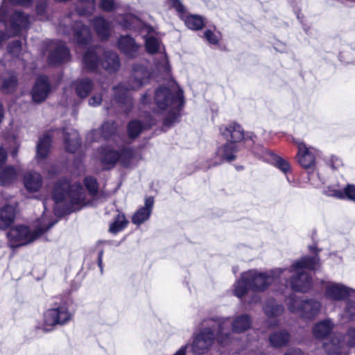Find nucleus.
Segmentation results:
<instances>
[{
    "instance_id": "6e6552de",
    "label": "nucleus",
    "mask_w": 355,
    "mask_h": 355,
    "mask_svg": "<svg viewBox=\"0 0 355 355\" xmlns=\"http://www.w3.org/2000/svg\"><path fill=\"white\" fill-rule=\"evenodd\" d=\"M51 223L47 226H38L34 232L25 225H17L11 228L7 233V236L11 248H18L31 243L42 235L55 225Z\"/></svg>"
},
{
    "instance_id": "69168bd1",
    "label": "nucleus",
    "mask_w": 355,
    "mask_h": 355,
    "mask_svg": "<svg viewBox=\"0 0 355 355\" xmlns=\"http://www.w3.org/2000/svg\"><path fill=\"white\" fill-rule=\"evenodd\" d=\"M149 96L150 95L147 93L142 95L141 98V102L143 105L148 104L149 103Z\"/></svg>"
},
{
    "instance_id": "a18cd8bd",
    "label": "nucleus",
    "mask_w": 355,
    "mask_h": 355,
    "mask_svg": "<svg viewBox=\"0 0 355 355\" xmlns=\"http://www.w3.org/2000/svg\"><path fill=\"white\" fill-rule=\"evenodd\" d=\"M116 128L114 122L106 121L102 125L100 129L101 135L105 139H107L114 134Z\"/></svg>"
},
{
    "instance_id": "dca6fc26",
    "label": "nucleus",
    "mask_w": 355,
    "mask_h": 355,
    "mask_svg": "<svg viewBox=\"0 0 355 355\" xmlns=\"http://www.w3.org/2000/svg\"><path fill=\"white\" fill-rule=\"evenodd\" d=\"M220 132L227 142H232L236 144L243 141L244 130L237 123H230L220 127Z\"/></svg>"
},
{
    "instance_id": "9b49d317",
    "label": "nucleus",
    "mask_w": 355,
    "mask_h": 355,
    "mask_svg": "<svg viewBox=\"0 0 355 355\" xmlns=\"http://www.w3.org/2000/svg\"><path fill=\"white\" fill-rule=\"evenodd\" d=\"M72 313L64 304L49 309L44 313L42 329L46 332L51 331L57 325L62 326L67 324L72 319Z\"/></svg>"
},
{
    "instance_id": "39448f33",
    "label": "nucleus",
    "mask_w": 355,
    "mask_h": 355,
    "mask_svg": "<svg viewBox=\"0 0 355 355\" xmlns=\"http://www.w3.org/2000/svg\"><path fill=\"white\" fill-rule=\"evenodd\" d=\"M154 102L158 110H168L164 121L165 126L170 127L178 121L184 104L182 89L172 91L166 87L160 86L155 92Z\"/></svg>"
},
{
    "instance_id": "0e129e2a",
    "label": "nucleus",
    "mask_w": 355,
    "mask_h": 355,
    "mask_svg": "<svg viewBox=\"0 0 355 355\" xmlns=\"http://www.w3.org/2000/svg\"><path fill=\"white\" fill-rule=\"evenodd\" d=\"M255 137V135L252 132H247L246 133L244 132V141L250 140L252 142H254Z\"/></svg>"
},
{
    "instance_id": "9d476101",
    "label": "nucleus",
    "mask_w": 355,
    "mask_h": 355,
    "mask_svg": "<svg viewBox=\"0 0 355 355\" xmlns=\"http://www.w3.org/2000/svg\"><path fill=\"white\" fill-rule=\"evenodd\" d=\"M347 338V344L341 334H335L331 340L323 344L324 351L328 355H348L349 348L355 347V327L348 329Z\"/></svg>"
},
{
    "instance_id": "aec40b11",
    "label": "nucleus",
    "mask_w": 355,
    "mask_h": 355,
    "mask_svg": "<svg viewBox=\"0 0 355 355\" xmlns=\"http://www.w3.org/2000/svg\"><path fill=\"white\" fill-rule=\"evenodd\" d=\"M154 205V198L152 196L146 198L144 206L140 207L132 216V222L135 225H140L146 221L150 216Z\"/></svg>"
},
{
    "instance_id": "de8ad7c7",
    "label": "nucleus",
    "mask_w": 355,
    "mask_h": 355,
    "mask_svg": "<svg viewBox=\"0 0 355 355\" xmlns=\"http://www.w3.org/2000/svg\"><path fill=\"white\" fill-rule=\"evenodd\" d=\"M48 7V0H38L36 4V14L40 20H47L49 19L46 9Z\"/></svg>"
},
{
    "instance_id": "e433bc0d",
    "label": "nucleus",
    "mask_w": 355,
    "mask_h": 355,
    "mask_svg": "<svg viewBox=\"0 0 355 355\" xmlns=\"http://www.w3.org/2000/svg\"><path fill=\"white\" fill-rule=\"evenodd\" d=\"M266 155L268 157V161L278 168L279 170H281L282 172H284L285 174H286L290 171V164L286 160L284 159L271 151H267Z\"/></svg>"
},
{
    "instance_id": "a211bd4d",
    "label": "nucleus",
    "mask_w": 355,
    "mask_h": 355,
    "mask_svg": "<svg viewBox=\"0 0 355 355\" xmlns=\"http://www.w3.org/2000/svg\"><path fill=\"white\" fill-rule=\"evenodd\" d=\"M349 295V288L341 284L335 282H329L324 290V297L333 301H343Z\"/></svg>"
},
{
    "instance_id": "423d86ee",
    "label": "nucleus",
    "mask_w": 355,
    "mask_h": 355,
    "mask_svg": "<svg viewBox=\"0 0 355 355\" xmlns=\"http://www.w3.org/2000/svg\"><path fill=\"white\" fill-rule=\"evenodd\" d=\"M74 13H69L59 22L58 31L63 35H69L73 32V41L80 46L89 44L92 40L90 28L80 21L73 19Z\"/></svg>"
},
{
    "instance_id": "79ce46f5",
    "label": "nucleus",
    "mask_w": 355,
    "mask_h": 355,
    "mask_svg": "<svg viewBox=\"0 0 355 355\" xmlns=\"http://www.w3.org/2000/svg\"><path fill=\"white\" fill-rule=\"evenodd\" d=\"M128 225V220L123 214H118L114 218L113 223L110 224V232L112 234H116L122 231Z\"/></svg>"
},
{
    "instance_id": "cd10ccee",
    "label": "nucleus",
    "mask_w": 355,
    "mask_h": 355,
    "mask_svg": "<svg viewBox=\"0 0 355 355\" xmlns=\"http://www.w3.org/2000/svg\"><path fill=\"white\" fill-rule=\"evenodd\" d=\"M103 68L109 73L118 71L121 63L118 54L112 51H107L104 53V60L101 62Z\"/></svg>"
},
{
    "instance_id": "58836bf2",
    "label": "nucleus",
    "mask_w": 355,
    "mask_h": 355,
    "mask_svg": "<svg viewBox=\"0 0 355 355\" xmlns=\"http://www.w3.org/2000/svg\"><path fill=\"white\" fill-rule=\"evenodd\" d=\"M17 177V171L12 166H8L0 172V184L6 186L13 182Z\"/></svg>"
},
{
    "instance_id": "4d7b16f0",
    "label": "nucleus",
    "mask_w": 355,
    "mask_h": 355,
    "mask_svg": "<svg viewBox=\"0 0 355 355\" xmlns=\"http://www.w3.org/2000/svg\"><path fill=\"white\" fill-rule=\"evenodd\" d=\"M102 101V94H96L89 99V105L92 107H97L101 105Z\"/></svg>"
},
{
    "instance_id": "412c9836",
    "label": "nucleus",
    "mask_w": 355,
    "mask_h": 355,
    "mask_svg": "<svg viewBox=\"0 0 355 355\" xmlns=\"http://www.w3.org/2000/svg\"><path fill=\"white\" fill-rule=\"evenodd\" d=\"M118 47L128 58H133L138 55L139 46L129 35H122L119 37Z\"/></svg>"
},
{
    "instance_id": "c03bdc74",
    "label": "nucleus",
    "mask_w": 355,
    "mask_h": 355,
    "mask_svg": "<svg viewBox=\"0 0 355 355\" xmlns=\"http://www.w3.org/2000/svg\"><path fill=\"white\" fill-rule=\"evenodd\" d=\"M139 24V19L132 15H125L120 21L121 26L124 29L129 30L135 29Z\"/></svg>"
},
{
    "instance_id": "2eb2a0df",
    "label": "nucleus",
    "mask_w": 355,
    "mask_h": 355,
    "mask_svg": "<svg viewBox=\"0 0 355 355\" xmlns=\"http://www.w3.org/2000/svg\"><path fill=\"white\" fill-rule=\"evenodd\" d=\"M29 15L22 11L15 10L10 18V24L6 27L9 36L14 37L19 35L23 29L29 26Z\"/></svg>"
},
{
    "instance_id": "e2e57ef3",
    "label": "nucleus",
    "mask_w": 355,
    "mask_h": 355,
    "mask_svg": "<svg viewBox=\"0 0 355 355\" xmlns=\"http://www.w3.org/2000/svg\"><path fill=\"white\" fill-rule=\"evenodd\" d=\"M284 355H304V354L300 349H291Z\"/></svg>"
},
{
    "instance_id": "37998d69",
    "label": "nucleus",
    "mask_w": 355,
    "mask_h": 355,
    "mask_svg": "<svg viewBox=\"0 0 355 355\" xmlns=\"http://www.w3.org/2000/svg\"><path fill=\"white\" fill-rule=\"evenodd\" d=\"M127 128L128 137L135 139L141 134L146 127L140 121L132 120L128 123Z\"/></svg>"
},
{
    "instance_id": "c756f323",
    "label": "nucleus",
    "mask_w": 355,
    "mask_h": 355,
    "mask_svg": "<svg viewBox=\"0 0 355 355\" xmlns=\"http://www.w3.org/2000/svg\"><path fill=\"white\" fill-rule=\"evenodd\" d=\"M99 65V58L94 49H88L83 57V69L87 72H94Z\"/></svg>"
},
{
    "instance_id": "4c0bfd02",
    "label": "nucleus",
    "mask_w": 355,
    "mask_h": 355,
    "mask_svg": "<svg viewBox=\"0 0 355 355\" xmlns=\"http://www.w3.org/2000/svg\"><path fill=\"white\" fill-rule=\"evenodd\" d=\"M135 157V151L132 148L126 147L121 149L119 153V159L121 164L123 167H129L132 164Z\"/></svg>"
},
{
    "instance_id": "c9c22d12",
    "label": "nucleus",
    "mask_w": 355,
    "mask_h": 355,
    "mask_svg": "<svg viewBox=\"0 0 355 355\" xmlns=\"http://www.w3.org/2000/svg\"><path fill=\"white\" fill-rule=\"evenodd\" d=\"M185 25L191 30L198 31L205 26V18L199 15H184L182 19Z\"/></svg>"
},
{
    "instance_id": "6ab92c4d",
    "label": "nucleus",
    "mask_w": 355,
    "mask_h": 355,
    "mask_svg": "<svg viewBox=\"0 0 355 355\" xmlns=\"http://www.w3.org/2000/svg\"><path fill=\"white\" fill-rule=\"evenodd\" d=\"M218 318H222L221 317H217ZM226 318L229 319L230 322V331L232 334L231 338H232L233 333H243L249 329L252 324V319L248 314H241L234 318L233 320H230L229 317Z\"/></svg>"
},
{
    "instance_id": "20e7f679",
    "label": "nucleus",
    "mask_w": 355,
    "mask_h": 355,
    "mask_svg": "<svg viewBox=\"0 0 355 355\" xmlns=\"http://www.w3.org/2000/svg\"><path fill=\"white\" fill-rule=\"evenodd\" d=\"M319 263L320 259L318 253L314 257H303L295 261L289 268H286L288 271L282 274L280 283L286 287L289 284L294 291L305 293L311 288L312 279L304 269L315 270Z\"/></svg>"
},
{
    "instance_id": "8fccbe9b",
    "label": "nucleus",
    "mask_w": 355,
    "mask_h": 355,
    "mask_svg": "<svg viewBox=\"0 0 355 355\" xmlns=\"http://www.w3.org/2000/svg\"><path fill=\"white\" fill-rule=\"evenodd\" d=\"M168 5L174 8L178 12L179 17L183 19V16L187 14V9L180 0H166Z\"/></svg>"
},
{
    "instance_id": "4468645a",
    "label": "nucleus",
    "mask_w": 355,
    "mask_h": 355,
    "mask_svg": "<svg viewBox=\"0 0 355 355\" xmlns=\"http://www.w3.org/2000/svg\"><path fill=\"white\" fill-rule=\"evenodd\" d=\"M297 144V162L304 168H311L315 165L316 158L320 155V152L312 146H308L303 141H298Z\"/></svg>"
},
{
    "instance_id": "0eeeda50",
    "label": "nucleus",
    "mask_w": 355,
    "mask_h": 355,
    "mask_svg": "<svg viewBox=\"0 0 355 355\" xmlns=\"http://www.w3.org/2000/svg\"><path fill=\"white\" fill-rule=\"evenodd\" d=\"M286 269L275 268L266 272L250 270L244 272V277L248 279L249 288L254 292H263L271 284L282 281V274L288 272Z\"/></svg>"
},
{
    "instance_id": "f03ea898",
    "label": "nucleus",
    "mask_w": 355,
    "mask_h": 355,
    "mask_svg": "<svg viewBox=\"0 0 355 355\" xmlns=\"http://www.w3.org/2000/svg\"><path fill=\"white\" fill-rule=\"evenodd\" d=\"M53 199L55 204V215L63 216L78 210L85 205L86 194L80 182L73 184L66 178L59 179L55 184Z\"/></svg>"
},
{
    "instance_id": "864d4df0",
    "label": "nucleus",
    "mask_w": 355,
    "mask_h": 355,
    "mask_svg": "<svg viewBox=\"0 0 355 355\" xmlns=\"http://www.w3.org/2000/svg\"><path fill=\"white\" fill-rule=\"evenodd\" d=\"M308 179L311 184L315 187L324 183L323 180L320 177L319 173L318 172H314L313 171L308 173Z\"/></svg>"
},
{
    "instance_id": "393cba45",
    "label": "nucleus",
    "mask_w": 355,
    "mask_h": 355,
    "mask_svg": "<svg viewBox=\"0 0 355 355\" xmlns=\"http://www.w3.org/2000/svg\"><path fill=\"white\" fill-rule=\"evenodd\" d=\"M24 184L25 188L29 192H37L40 190L42 184V175L35 171H29L24 177Z\"/></svg>"
},
{
    "instance_id": "ea45409f",
    "label": "nucleus",
    "mask_w": 355,
    "mask_h": 355,
    "mask_svg": "<svg viewBox=\"0 0 355 355\" xmlns=\"http://www.w3.org/2000/svg\"><path fill=\"white\" fill-rule=\"evenodd\" d=\"M76 11L79 15H90L95 10V0H78Z\"/></svg>"
},
{
    "instance_id": "3c124183",
    "label": "nucleus",
    "mask_w": 355,
    "mask_h": 355,
    "mask_svg": "<svg viewBox=\"0 0 355 355\" xmlns=\"http://www.w3.org/2000/svg\"><path fill=\"white\" fill-rule=\"evenodd\" d=\"M8 51L14 57H18L21 51V42L19 40H15L8 46Z\"/></svg>"
},
{
    "instance_id": "5701e85b",
    "label": "nucleus",
    "mask_w": 355,
    "mask_h": 355,
    "mask_svg": "<svg viewBox=\"0 0 355 355\" xmlns=\"http://www.w3.org/2000/svg\"><path fill=\"white\" fill-rule=\"evenodd\" d=\"M119 159V152L110 147H103L100 152V160L105 169L114 166Z\"/></svg>"
},
{
    "instance_id": "b1692460",
    "label": "nucleus",
    "mask_w": 355,
    "mask_h": 355,
    "mask_svg": "<svg viewBox=\"0 0 355 355\" xmlns=\"http://www.w3.org/2000/svg\"><path fill=\"white\" fill-rule=\"evenodd\" d=\"M325 193L329 196L338 199H347L355 202V184H347L343 190L328 188Z\"/></svg>"
},
{
    "instance_id": "7ed1b4c3",
    "label": "nucleus",
    "mask_w": 355,
    "mask_h": 355,
    "mask_svg": "<svg viewBox=\"0 0 355 355\" xmlns=\"http://www.w3.org/2000/svg\"><path fill=\"white\" fill-rule=\"evenodd\" d=\"M150 77V72L143 64H135L132 67V74L126 85L124 83L114 86L112 102L106 106L107 111H111L114 105L125 114H129L133 108L134 103L130 90H136L146 84Z\"/></svg>"
},
{
    "instance_id": "603ef678",
    "label": "nucleus",
    "mask_w": 355,
    "mask_h": 355,
    "mask_svg": "<svg viewBox=\"0 0 355 355\" xmlns=\"http://www.w3.org/2000/svg\"><path fill=\"white\" fill-rule=\"evenodd\" d=\"M99 7L105 12H112L116 8L114 0H101Z\"/></svg>"
},
{
    "instance_id": "f3484780",
    "label": "nucleus",
    "mask_w": 355,
    "mask_h": 355,
    "mask_svg": "<svg viewBox=\"0 0 355 355\" xmlns=\"http://www.w3.org/2000/svg\"><path fill=\"white\" fill-rule=\"evenodd\" d=\"M49 62L52 65L60 64L70 60L69 49L62 42L55 44L48 57Z\"/></svg>"
},
{
    "instance_id": "f8f14e48",
    "label": "nucleus",
    "mask_w": 355,
    "mask_h": 355,
    "mask_svg": "<svg viewBox=\"0 0 355 355\" xmlns=\"http://www.w3.org/2000/svg\"><path fill=\"white\" fill-rule=\"evenodd\" d=\"M239 151V144L232 142H226L219 146L214 155L208 162V168L219 166L224 162H231L236 159V154Z\"/></svg>"
},
{
    "instance_id": "7c9ffc66",
    "label": "nucleus",
    "mask_w": 355,
    "mask_h": 355,
    "mask_svg": "<svg viewBox=\"0 0 355 355\" xmlns=\"http://www.w3.org/2000/svg\"><path fill=\"white\" fill-rule=\"evenodd\" d=\"M93 89L94 82L88 78H80L75 82L76 93L81 98L87 97Z\"/></svg>"
},
{
    "instance_id": "6e6d98bb",
    "label": "nucleus",
    "mask_w": 355,
    "mask_h": 355,
    "mask_svg": "<svg viewBox=\"0 0 355 355\" xmlns=\"http://www.w3.org/2000/svg\"><path fill=\"white\" fill-rule=\"evenodd\" d=\"M345 312L350 319L355 316V301H348L347 302Z\"/></svg>"
},
{
    "instance_id": "4be33fe9",
    "label": "nucleus",
    "mask_w": 355,
    "mask_h": 355,
    "mask_svg": "<svg viewBox=\"0 0 355 355\" xmlns=\"http://www.w3.org/2000/svg\"><path fill=\"white\" fill-rule=\"evenodd\" d=\"M62 131L66 150L74 153L80 146L78 132L73 128L68 129L67 128H63Z\"/></svg>"
},
{
    "instance_id": "f257e3e1",
    "label": "nucleus",
    "mask_w": 355,
    "mask_h": 355,
    "mask_svg": "<svg viewBox=\"0 0 355 355\" xmlns=\"http://www.w3.org/2000/svg\"><path fill=\"white\" fill-rule=\"evenodd\" d=\"M231 335L228 318H205L201 322L199 332L194 338L192 351L195 354H204L215 340L223 346L227 345L232 343Z\"/></svg>"
},
{
    "instance_id": "bf43d9fd",
    "label": "nucleus",
    "mask_w": 355,
    "mask_h": 355,
    "mask_svg": "<svg viewBox=\"0 0 355 355\" xmlns=\"http://www.w3.org/2000/svg\"><path fill=\"white\" fill-rule=\"evenodd\" d=\"M12 3L24 7L31 6L33 0H10Z\"/></svg>"
},
{
    "instance_id": "774afa93",
    "label": "nucleus",
    "mask_w": 355,
    "mask_h": 355,
    "mask_svg": "<svg viewBox=\"0 0 355 355\" xmlns=\"http://www.w3.org/2000/svg\"><path fill=\"white\" fill-rule=\"evenodd\" d=\"M155 122H156V121H155L154 119H151V118H150V121H149L148 123H146L145 124V125H146L147 128H150V127H151L152 125H155Z\"/></svg>"
},
{
    "instance_id": "a878e982",
    "label": "nucleus",
    "mask_w": 355,
    "mask_h": 355,
    "mask_svg": "<svg viewBox=\"0 0 355 355\" xmlns=\"http://www.w3.org/2000/svg\"><path fill=\"white\" fill-rule=\"evenodd\" d=\"M51 137L49 133H44L40 137L36 146V159L37 161L46 159L50 152Z\"/></svg>"
},
{
    "instance_id": "72a5a7b5",
    "label": "nucleus",
    "mask_w": 355,
    "mask_h": 355,
    "mask_svg": "<svg viewBox=\"0 0 355 355\" xmlns=\"http://www.w3.org/2000/svg\"><path fill=\"white\" fill-rule=\"evenodd\" d=\"M284 311L283 305L278 304L273 298L268 299L263 306V311L269 318L279 316L283 313Z\"/></svg>"
},
{
    "instance_id": "2f4dec72",
    "label": "nucleus",
    "mask_w": 355,
    "mask_h": 355,
    "mask_svg": "<svg viewBox=\"0 0 355 355\" xmlns=\"http://www.w3.org/2000/svg\"><path fill=\"white\" fill-rule=\"evenodd\" d=\"M334 324L330 319L317 322L313 328V334L317 338H324L330 334Z\"/></svg>"
},
{
    "instance_id": "1a4fd4ad",
    "label": "nucleus",
    "mask_w": 355,
    "mask_h": 355,
    "mask_svg": "<svg viewBox=\"0 0 355 355\" xmlns=\"http://www.w3.org/2000/svg\"><path fill=\"white\" fill-rule=\"evenodd\" d=\"M287 300L289 311L304 319H313L320 311V302L314 299H302L295 294H291Z\"/></svg>"
},
{
    "instance_id": "338daca9",
    "label": "nucleus",
    "mask_w": 355,
    "mask_h": 355,
    "mask_svg": "<svg viewBox=\"0 0 355 355\" xmlns=\"http://www.w3.org/2000/svg\"><path fill=\"white\" fill-rule=\"evenodd\" d=\"M187 346H182L174 355H186Z\"/></svg>"
},
{
    "instance_id": "c85d7f7f",
    "label": "nucleus",
    "mask_w": 355,
    "mask_h": 355,
    "mask_svg": "<svg viewBox=\"0 0 355 355\" xmlns=\"http://www.w3.org/2000/svg\"><path fill=\"white\" fill-rule=\"evenodd\" d=\"M15 208L11 205H6L0 209V229L8 228L14 222Z\"/></svg>"
},
{
    "instance_id": "5fc2aeb1",
    "label": "nucleus",
    "mask_w": 355,
    "mask_h": 355,
    "mask_svg": "<svg viewBox=\"0 0 355 355\" xmlns=\"http://www.w3.org/2000/svg\"><path fill=\"white\" fill-rule=\"evenodd\" d=\"M204 37L211 44H217L218 43V36L211 30H206L204 32Z\"/></svg>"
},
{
    "instance_id": "ddd939ff",
    "label": "nucleus",
    "mask_w": 355,
    "mask_h": 355,
    "mask_svg": "<svg viewBox=\"0 0 355 355\" xmlns=\"http://www.w3.org/2000/svg\"><path fill=\"white\" fill-rule=\"evenodd\" d=\"M52 92V85L46 75L39 76L31 90L32 100L35 103L44 102Z\"/></svg>"
},
{
    "instance_id": "49530a36",
    "label": "nucleus",
    "mask_w": 355,
    "mask_h": 355,
    "mask_svg": "<svg viewBox=\"0 0 355 355\" xmlns=\"http://www.w3.org/2000/svg\"><path fill=\"white\" fill-rule=\"evenodd\" d=\"M84 184L89 195L94 197L98 191V184L96 178L93 177H86L84 180Z\"/></svg>"
},
{
    "instance_id": "680f3d73",
    "label": "nucleus",
    "mask_w": 355,
    "mask_h": 355,
    "mask_svg": "<svg viewBox=\"0 0 355 355\" xmlns=\"http://www.w3.org/2000/svg\"><path fill=\"white\" fill-rule=\"evenodd\" d=\"M103 250H101L98 253V266L100 268L101 273L103 272Z\"/></svg>"
},
{
    "instance_id": "473e14b6",
    "label": "nucleus",
    "mask_w": 355,
    "mask_h": 355,
    "mask_svg": "<svg viewBox=\"0 0 355 355\" xmlns=\"http://www.w3.org/2000/svg\"><path fill=\"white\" fill-rule=\"evenodd\" d=\"M270 345L275 348L286 346L290 340V334L286 330L274 331L269 336Z\"/></svg>"
},
{
    "instance_id": "09e8293b",
    "label": "nucleus",
    "mask_w": 355,
    "mask_h": 355,
    "mask_svg": "<svg viewBox=\"0 0 355 355\" xmlns=\"http://www.w3.org/2000/svg\"><path fill=\"white\" fill-rule=\"evenodd\" d=\"M145 45L146 51L150 54L157 53L160 49L159 41L154 37L146 38Z\"/></svg>"
},
{
    "instance_id": "bb28decb",
    "label": "nucleus",
    "mask_w": 355,
    "mask_h": 355,
    "mask_svg": "<svg viewBox=\"0 0 355 355\" xmlns=\"http://www.w3.org/2000/svg\"><path fill=\"white\" fill-rule=\"evenodd\" d=\"M93 25L97 35L102 40H107L111 33L110 23L103 17H96L93 19Z\"/></svg>"
},
{
    "instance_id": "a19ab883",
    "label": "nucleus",
    "mask_w": 355,
    "mask_h": 355,
    "mask_svg": "<svg viewBox=\"0 0 355 355\" xmlns=\"http://www.w3.org/2000/svg\"><path fill=\"white\" fill-rule=\"evenodd\" d=\"M250 289L247 278L244 277V272L242 273L241 278L236 281L234 284V295L241 298L243 297Z\"/></svg>"
},
{
    "instance_id": "052dcab7",
    "label": "nucleus",
    "mask_w": 355,
    "mask_h": 355,
    "mask_svg": "<svg viewBox=\"0 0 355 355\" xmlns=\"http://www.w3.org/2000/svg\"><path fill=\"white\" fill-rule=\"evenodd\" d=\"M7 159V152L3 148H0V168L3 166Z\"/></svg>"
},
{
    "instance_id": "f704fd0d",
    "label": "nucleus",
    "mask_w": 355,
    "mask_h": 355,
    "mask_svg": "<svg viewBox=\"0 0 355 355\" xmlns=\"http://www.w3.org/2000/svg\"><path fill=\"white\" fill-rule=\"evenodd\" d=\"M18 85V79L15 72H10L6 76L3 77L1 90L4 94L14 92Z\"/></svg>"
},
{
    "instance_id": "13d9d810",
    "label": "nucleus",
    "mask_w": 355,
    "mask_h": 355,
    "mask_svg": "<svg viewBox=\"0 0 355 355\" xmlns=\"http://www.w3.org/2000/svg\"><path fill=\"white\" fill-rule=\"evenodd\" d=\"M331 166L333 169H337L342 165V161L340 158L332 156L330 160Z\"/></svg>"
}]
</instances>
